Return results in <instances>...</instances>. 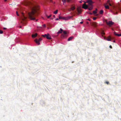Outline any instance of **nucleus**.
<instances>
[{
    "label": "nucleus",
    "mask_w": 121,
    "mask_h": 121,
    "mask_svg": "<svg viewBox=\"0 0 121 121\" xmlns=\"http://www.w3.org/2000/svg\"><path fill=\"white\" fill-rule=\"evenodd\" d=\"M28 5L29 6L31 11L28 13L29 18L31 20H35L39 13V9L38 6L33 4L30 2H28Z\"/></svg>",
    "instance_id": "1"
},
{
    "label": "nucleus",
    "mask_w": 121,
    "mask_h": 121,
    "mask_svg": "<svg viewBox=\"0 0 121 121\" xmlns=\"http://www.w3.org/2000/svg\"><path fill=\"white\" fill-rule=\"evenodd\" d=\"M21 19L22 20V21L21 22L24 25H25V24L26 23V19L27 18V17H25L24 15V13H23L21 12Z\"/></svg>",
    "instance_id": "2"
},
{
    "label": "nucleus",
    "mask_w": 121,
    "mask_h": 121,
    "mask_svg": "<svg viewBox=\"0 0 121 121\" xmlns=\"http://www.w3.org/2000/svg\"><path fill=\"white\" fill-rule=\"evenodd\" d=\"M42 36L46 38L47 39H51V36L48 33L47 34H45L44 35H42Z\"/></svg>",
    "instance_id": "3"
},
{
    "label": "nucleus",
    "mask_w": 121,
    "mask_h": 121,
    "mask_svg": "<svg viewBox=\"0 0 121 121\" xmlns=\"http://www.w3.org/2000/svg\"><path fill=\"white\" fill-rule=\"evenodd\" d=\"M42 40V39L41 38H39V40H38L37 39H35V41L36 42V43L38 45H39L40 44V43L39 42L41 41Z\"/></svg>",
    "instance_id": "4"
},
{
    "label": "nucleus",
    "mask_w": 121,
    "mask_h": 121,
    "mask_svg": "<svg viewBox=\"0 0 121 121\" xmlns=\"http://www.w3.org/2000/svg\"><path fill=\"white\" fill-rule=\"evenodd\" d=\"M59 19H63V20H67L69 19L70 18V17H62L61 16H59Z\"/></svg>",
    "instance_id": "5"
},
{
    "label": "nucleus",
    "mask_w": 121,
    "mask_h": 121,
    "mask_svg": "<svg viewBox=\"0 0 121 121\" xmlns=\"http://www.w3.org/2000/svg\"><path fill=\"white\" fill-rule=\"evenodd\" d=\"M76 10L78 11L77 14L78 15H79L82 12L81 9L80 7H78L76 9Z\"/></svg>",
    "instance_id": "6"
},
{
    "label": "nucleus",
    "mask_w": 121,
    "mask_h": 121,
    "mask_svg": "<svg viewBox=\"0 0 121 121\" xmlns=\"http://www.w3.org/2000/svg\"><path fill=\"white\" fill-rule=\"evenodd\" d=\"M105 22L106 24L109 26H110L111 25H112L114 23L111 21H109L108 22L107 20H106Z\"/></svg>",
    "instance_id": "7"
},
{
    "label": "nucleus",
    "mask_w": 121,
    "mask_h": 121,
    "mask_svg": "<svg viewBox=\"0 0 121 121\" xmlns=\"http://www.w3.org/2000/svg\"><path fill=\"white\" fill-rule=\"evenodd\" d=\"M89 10H91L93 8V5L92 4H90L88 5V7Z\"/></svg>",
    "instance_id": "8"
},
{
    "label": "nucleus",
    "mask_w": 121,
    "mask_h": 121,
    "mask_svg": "<svg viewBox=\"0 0 121 121\" xmlns=\"http://www.w3.org/2000/svg\"><path fill=\"white\" fill-rule=\"evenodd\" d=\"M82 8L85 9H86L88 8V5H86L85 3H84L82 5Z\"/></svg>",
    "instance_id": "9"
},
{
    "label": "nucleus",
    "mask_w": 121,
    "mask_h": 121,
    "mask_svg": "<svg viewBox=\"0 0 121 121\" xmlns=\"http://www.w3.org/2000/svg\"><path fill=\"white\" fill-rule=\"evenodd\" d=\"M63 31V34H62L61 35V37L63 38L65 36V35L67 34L66 32L65 31Z\"/></svg>",
    "instance_id": "10"
},
{
    "label": "nucleus",
    "mask_w": 121,
    "mask_h": 121,
    "mask_svg": "<svg viewBox=\"0 0 121 121\" xmlns=\"http://www.w3.org/2000/svg\"><path fill=\"white\" fill-rule=\"evenodd\" d=\"M97 23L96 22H92V25L95 27H96L97 26Z\"/></svg>",
    "instance_id": "11"
},
{
    "label": "nucleus",
    "mask_w": 121,
    "mask_h": 121,
    "mask_svg": "<svg viewBox=\"0 0 121 121\" xmlns=\"http://www.w3.org/2000/svg\"><path fill=\"white\" fill-rule=\"evenodd\" d=\"M75 9V8L74 6H73L71 8L68 9L69 11H70L71 10H73Z\"/></svg>",
    "instance_id": "12"
},
{
    "label": "nucleus",
    "mask_w": 121,
    "mask_h": 121,
    "mask_svg": "<svg viewBox=\"0 0 121 121\" xmlns=\"http://www.w3.org/2000/svg\"><path fill=\"white\" fill-rule=\"evenodd\" d=\"M87 2L88 3V5L92 4L93 3V2L91 0H88Z\"/></svg>",
    "instance_id": "13"
},
{
    "label": "nucleus",
    "mask_w": 121,
    "mask_h": 121,
    "mask_svg": "<svg viewBox=\"0 0 121 121\" xmlns=\"http://www.w3.org/2000/svg\"><path fill=\"white\" fill-rule=\"evenodd\" d=\"M37 35V34L36 33L35 34H32V37L33 38H34L36 37Z\"/></svg>",
    "instance_id": "14"
},
{
    "label": "nucleus",
    "mask_w": 121,
    "mask_h": 121,
    "mask_svg": "<svg viewBox=\"0 0 121 121\" xmlns=\"http://www.w3.org/2000/svg\"><path fill=\"white\" fill-rule=\"evenodd\" d=\"M111 38L110 36H108L106 38V40L108 41H111Z\"/></svg>",
    "instance_id": "15"
},
{
    "label": "nucleus",
    "mask_w": 121,
    "mask_h": 121,
    "mask_svg": "<svg viewBox=\"0 0 121 121\" xmlns=\"http://www.w3.org/2000/svg\"><path fill=\"white\" fill-rule=\"evenodd\" d=\"M60 30L59 31H58L57 33V34L61 33H62V31H63L62 29L61 28H60Z\"/></svg>",
    "instance_id": "16"
},
{
    "label": "nucleus",
    "mask_w": 121,
    "mask_h": 121,
    "mask_svg": "<svg viewBox=\"0 0 121 121\" xmlns=\"http://www.w3.org/2000/svg\"><path fill=\"white\" fill-rule=\"evenodd\" d=\"M73 37L72 36H71L69 37L68 39V41H70L72 40L73 38Z\"/></svg>",
    "instance_id": "17"
},
{
    "label": "nucleus",
    "mask_w": 121,
    "mask_h": 121,
    "mask_svg": "<svg viewBox=\"0 0 121 121\" xmlns=\"http://www.w3.org/2000/svg\"><path fill=\"white\" fill-rule=\"evenodd\" d=\"M104 7L106 9H109V7L108 5H104Z\"/></svg>",
    "instance_id": "18"
},
{
    "label": "nucleus",
    "mask_w": 121,
    "mask_h": 121,
    "mask_svg": "<svg viewBox=\"0 0 121 121\" xmlns=\"http://www.w3.org/2000/svg\"><path fill=\"white\" fill-rule=\"evenodd\" d=\"M58 11V10H56L53 12V13L55 14H56L57 13Z\"/></svg>",
    "instance_id": "19"
},
{
    "label": "nucleus",
    "mask_w": 121,
    "mask_h": 121,
    "mask_svg": "<svg viewBox=\"0 0 121 121\" xmlns=\"http://www.w3.org/2000/svg\"><path fill=\"white\" fill-rule=\"evenodd\" d=\"M52 15L51 14L49 16H48L47 15H46V16L48 18H49Z\"/></svg>",
    "instance_id": "20"
},
{
    "label": "nucleus",
    "mask_w": 121,
    "mask_h": 121,
    "mask_svg": "<svg viewBox=\"0 0 121 121\" xmlns=\"http://www.w3.org/2000/svg\"><path fill=\"white\" fill-rule=\"evenodd\" d=\"M93 13L94 14H96L97 13V12L96 11H93Z\"/></svg>",
    "instance_id": "21"
},
{
    "label": "nucleus",
    "mask_w": 121,
    "mask_h": 121,
    "mask_svg": "<svg viewBox=\"0 0 121 121\" xmlns=\"http://www.w3.org/2000/svg\"><path fill=\"white\" fill-rule=\"evenodd\" d=\"M62 1L63 2V4H64V3H65L66 0H62Z\"/></svg>",
    "instance_id": "22"
},
{
    "label": "nucleus",
    "mask_w": 121,
    "mask_h": 121,
    "mask_svg": "<svg viewBox=\"0 0 121 121\" xmlns=\"http://www.w3.org/2000/svg\"><path fill=\"white\" fill-rule=\"evenodd\" d=\"M103 13V11L102 10H101L100 11V13L101 14H102Z\"/></svg>",
    "instance_id": "23"
},
{
    "label": "nucleus",
    "mask_w": 121,
    "mask_h": 121,
    "mask_svg": "<svg viewBox=\"0 0 121 121\" xmlns=\"http://www.w3.org/2000/svg\"><path fill=\"white\" fill-rule=\"evenodd\" d=\"M110 0H108L107 1V3L106 4H108L109 3H110Z\"/></svg>",
    "instance_id": "24"
},
{
    "label": "nucleus",
    "mask_w": 121,
    "mask_h": 121,
    "mask_svg": "<svg viewBox=\"0 0 121 121\" xmlns=\"http://www.w3.org/2000/svg\"><path fill=\"white\" fill-rule=\"evenodd\" d=\"M96 18H97L96 17H94L93 18V19L94 20H95L96 19Z\"/></svg>",
    "instance_id": "25"
},
{
    "label": "nucleus",
    "mask_w": 121,
    "mask_h": 121,
    "mask_svg": "<svg viewBox=\"0 0 121 121\" xmlns=\"http://www.w3.org/2000/svg\"><path fill=\"white\" fill-rule=\"evenodd\" d=\"M105 83H106L107 84H108L109 83V82H108V81H106L105 82Z\"/></svg>",
    "instance_id": "26"
},
{
    "label": "nucleus",
    "mask_w": 121,
    "mask_h": 121,
    "mask_svg": "<svg viewBox=\"0 0 121 121\" xmlns=\"http://www.w3.org/2000/svg\"><path fill=\"white\" fill-rule=\"evenodd\" d=\"M3 33V31L1 30H0V34H2Z\"/></svg>",
    "instance_id": "27"
},
{
    "label": "nucleus",
    "mask_w": 121,
    "mask_h": 121,
    "mask_svg": "<svg viewBox=\"0 0 121 121\" xmlns=\"http://www.w3.org/2000/svg\"><path fill=\"white\" fill-rule=\"evenodd\" d=\"M88 13L89 14H90L91 15H92V13H91L90 12H88Z\"/></svg>",
    "instance_id": "28"
},
{
    "label": "nucleus",
    "mask_w": 121,
    "mask_h": 121,
    "mask_svg": "<svg viewBox=\"0 0 121 121\" xmlns=\"http://www.w3.org/2000/svg\"><path fill=\"white\" fill-rule=\"evenodd\" d=\"M101 33L102 35H104L105 34V33H104L103 31H102V32Z\"/></svg>",
    "instance_id": "29"
},
{
    "label": "nucleus",
    "mask_w": 121,
    "mask_h": 121,
    "mask_svg": "<svg viewBox=\"0 0 121 121\" xmlns=\"http://www.w3.org/2000/svg\"><path fill=\"white\" fill-rule=\"evenodd\" d=\"M16 14H17V16H19V14H18V12L17 11H16Z\"/></svg>",
    "instance_id": "30"
},
{
    "label": "nucleus",
    "mask_w": 121,
    "mask_h": 121,
    "mask_svg": "<svg viewBox=\"0 0 121 121\" xmlns=\"http://www.w3.org/2000/svg\"><path fill=\"white\" fill-rule=\"evenodd\" d=\"M43 26L44 27H46V25L45 24H44L43 25Z\"/></svg>",
    "instance_id": "31"
},
{
    "label": "nucleus",
    "mask_w": 121,
    "mask_h": 121,
    "mask_svg": "<svg viewBox=\"0 0 121 121\" xmlns=\"http://www.w3.org/2000/svg\"><path fill=\"white\" fill-rule=\"evenodd\" d=\"M110 6H112V4H111L110 3H109L108 4Z\"/></svg>",
    "instance_id": "32"
},
{
    "label": "nucleus",
    "mask_w": 121,
    "mask_h": 121,
    "mask_svg": "<svg viewBox=\"0 0 121 121\" xmlns=\"http://www.w3.org/2000/svg\"><path fill=\"white\" fill-rule=\"evenodd\" d=\"M117 13L118 12H116V13H114V14H117Z\"/></svg>",
    "instance_id": "33"
},
{
    "label": "nucleus",
    "mask_w": 121,
    "mask_h": 121,
    "mask_svg": "<svg viewBox=\"0 0 121 121\" xmlns=\"http://www.w3.org/2000/svg\"><path fill=\"white\" fill-rule=\"evenodd\" d=\"M109 47L111 48H112V46H111V45H110V46H109Z\"/></svg>",
    "instance_id": "34"
},
{
    "label": "nucleus",
    "mask_w": 121,
    "mask_h": 121,
    "mask_svg": "<svg viewBox=\"0 0 121 121\" xmlns=\"http://www.w3.org/2000/svg\"><path fill=\"white\" fill-rule=\"evenodd\" d=\"M50 0V2H52V0Z\"/></svg>",
    "instance_id": "35"
},
{
    "label": "nucleus",
    "mask_w": 121,
    "mask_h": 121,
    "mask_svg": "<svg viewBox=\"0 0 121 121\" xmlns=\"http://www.w3.org/2000/svg\"><path fill=\"white\" fill-rule=\"evenodd\" d=\"M83 23V22H80V23L81 24H82Z\"/></svg>",
    "instance_id": "36"
},
{
    "label": "nucleus",
    "mask_w": 121,
    "mask_h": 121,
    "mask_svg": "<svg viewBox=\"0 0 121 121\" xmlns=\"http://www.w3.org/2000/svg\"><path fill=\"white\" fill-rule=\"evenodd\" d=\"M58 20V18H57L56 19V21H57Z\"/></svg>",
    "instance_id": "37"
},
{
    "label": "nucleus",
    "mask_w": 121,
    "mask_h": 121,
    "mask_svg": "<svg viewBox=\"0 0 121 121\" xmlns=\"http://www.w3.org/2000/svg\"><path fill=\"white\" fill-rule=\"evenodd\" d=\"M3 29H4V30L6 29V28H5L4 27V28H3Z\"/></svg>",
    "instance_id": "38"
},
{
    "label": "nucleus",
    "mask_w": 121,
    "mask_h": 121,
    "mask_svg": "<svg viewBox=\"0 0 121 121\" xmlns=\"http://www.w3.org/2000/svg\"><path fill=\"white\" fill-rule=\"evenodd\" d=\"M87 20H88L89 21H91V20L90 19H87Z\"/></svg>",
    "instance_id": "39"
},
{
    "label": "nucleus",
    "mask_w": 121,
    "mask_h": 121,
    "mask_svg": "<svg viewBox=\"0 0 121 121\" xmlns=\"http://www.w3.org/2000/svg\"><path fill=\"white\" fill-rule=\"evenodd\" d=\"M97 9H96H96H95V11H97Z\"/></svg>",
    "instance_id": "40"
},
{
    "label": "nucleus",
    "mask_w": 121,
    "mask_h": 121,
    "mask_svg": "<svg viewBox=\"0 0 121 121\" xmlns=\"http://www.w3.org/2000/svg\"><path fill=\"white\" fill-rule=\"evenodd\" d=\"M7 0H4V1L5 2H6V1H7Z\"/></svg>",
    "instance_id": "41"
},
{
    "label": "nucleus",
    "mask_w": 121,
    "mask_h": 121,
    "mask_svg": "<svg viewBox=\"0 0 121 121\" xmlns=\"http://www.w3.org/2000/svg\"><path fill=\"white\" fill-rule=\"evenodd\" d=\"M86 23L87 24H88L89 23L88 22H87Z\"/></svg>",
    "instance_id": "42"
},
{
    "label": "nucleus",
    "mask_w": 121,
    "mask_h": 121,
    "mask_svg": "<svg viewBox=\"0 0 121 121\" xmlns=\"http://www.w3.org/2000/svg\"><path fill=\"white\" fill-rule=\"evenodd\" d=\"M38 20V19H36V21H37Z\"/></svg>",
    "instance_id": "43"
},
{
    "label": "nucleus",
    "mask_w": 121,
    "mask_h": 121,
    "mask_svg": "<svg viewBox=\"0 0 121 121\" xmlns=\"http://www.w3.org/2000/svg\"><path fill=\"white\" fill-rule=\"evenodd\" d=\"M53 17H55V16L54 15L53 16Z\"/></svg>",
    "instance_id": "44"
},
{
    "label": "nucleus",
    "mask_w": 121,
    "mask_h": 121,
    "mask_svg": "<svg viewBox=\"0 0 121 121\" xmlns=\"http://www.w3.org/2000/svg\"><path fill=\"white\" fill-rule=\"evenodd\" d=\"M113 8H114V7H115L114 6H113Z\"/></svg>",
    "instance_id": "45"
},
{
    "label": "nucleus",
    "mask_w": 121,
    "mask_h": 121,
    "mask_svg": "<svg viewBox=\"0 0 121 121\" xmlns=\"http://www.w3.org/2000/svg\"><path fill=\"white\" fill-rule=\"evenodd\" d=\"M21 27H22V26H20V28H21Z\"/></svg>",
    "instance_id": "46"
},
{
    "label": "nucleus",
    "mask_w": 121,
    "mask_h": 121,
    "mask_svg": "<svg viewBox=\"0 0 121 121\" xmlns=\"http://www.w3.org/2000/svg\"><path fill=\"white\" fill-rule=\"evenodd\" d=\"M115 42V40H114V41H113V42Z\"/></svg>",
    "instance_id": "47"
},
{
    "label": "nucleus",
    "mask_w": 121,
    "mask_h": 121,
    "mask_svg": "<svg viewBox=\"0 0 121 121\" xmlns=\"http://www.w3.org/2000/svg\"><path fill=\"white\" fill-rule=\"evenodd\" d=\"M80 3H81V1H80Z\"/></svg>",
    "instance_id": "48"
},
{
    "label": "nucleus",
    "mask_w": 121,
    "mask_h": 121,
    "mask_svg": "<svg viewBox=\"0 0 121 121\" xmlns=\"http://www.w3.org/2000/svg\"><path fill=\"white\" fill-rule=\"evenodd\" d=\"M75 12L76 13V11H75Z\"/></svg>",
    "instance_id": "49"
},
{
    "label": "nucleus",
    "mask_w": 121,
    "mask_h": 121,
    "mask_svg": "<svg viewBox=\"0 0 121 121\" xmlns=\"http://www.w3.org/2000/svg\"><path fill=\"white\" fill-rule=\"evenodd\" d=\"M120 1H121V0Z\"/></svg>",
    "instance_id": "50"
}]
</instances>
